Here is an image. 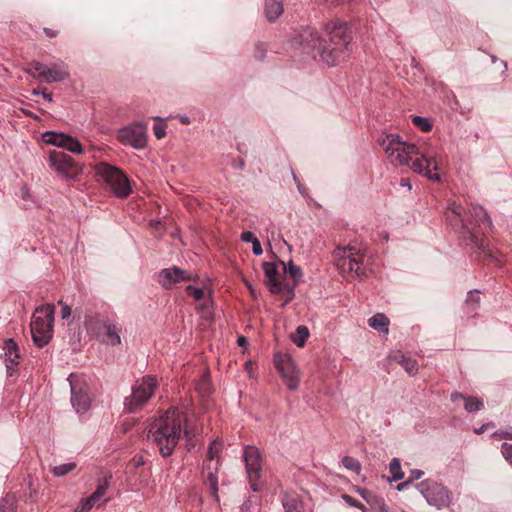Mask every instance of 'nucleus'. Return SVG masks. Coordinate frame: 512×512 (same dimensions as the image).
I'll use <instances>...</instances> for the list:
<instances>
[{"label": "nucleus", "instance_id": "58836bf2", "mask_svg": "<svg viewBox=\"0 0 512 512\" xmlns=\"http://www.w3.org/2000/svg\"><path fill=\"white\" fill-rule=\"evenodd\" d=\"M357 494H359L360 497L363 498L371 507L373 506V497L374 493L373 491L366 490V488L357 487L356 488Z\"/></svg>", "mask_w": 512, "mask_h": 512}, {"label": "nucleus", "instance_id": "c85d7f7f", "mask_svg": "<svg viewBox=\"0 0 512 512\" xmlns=\"http://www.w3.org/2000/svg\"><path fill=\"white\" fill-rule=\"evenodd\" d=\"M484 404L481 398H476V396H468L464 400V408L467 412H477L483 409Z\"/></svg>", "mask_w": 512, "mask_h": 512}, {"label": "nucleus", "instance_id": "6e6d98bb", "mask_svg": "<svg viewBox=\"0 0 512 512\" xmlns=\"http://www.w3.org/2000/svg\"><path fill=\"white\" fill-rule=\"evenodd\" d=\"M409 485H411V481H409V479H407L406 481L400 482V484L396 485V489L398 491H402V489H405L406 486H409Z\"/></svg>", "mask_w": 512, "mask_h": 512}, {"label": "nucleus", "instance_id": "cd10ccee", "mask_svg": "<svg viewBox=\"0 0 512 512\" xmlns=\"http://www.w3.org/2000/svg\"><path fill=\"white\" fill-rule=\"evenodd\" d=\"M389 471L392 475L391 478L388 479L390 482H397V480H401L404 477V473L401 468V463L399 459H397V457H394L391 460L389 464Z\"/></svg>", "mask_w": 512, "mask_h": 512}, {"label": "nucleus", "instance_id": "aec40b11", "mask_svg": "<svg viewBox=\"0 0 512 512\" xmlns=\"http://www.w3.org/2000/svg\"><path fill=\"white\" fill-rule=\"evenodd\" d=\"M3 350L7 374L12 375L15 367L19 363L18 360L20 357L17 342L13 341L12 338H8V340L4 341Z\"/></svg>", "mask_w": 512, "mask_h": 512}, {"label": "nucleus", "instance_id": "de8ad7c7", "mask_svg": "<svg viewBox=\"0 0 512 512\" xmlns=\"http://www.w3.org/2000/svg\"><path fill=\"white\" fill-rule=\"evenodd\" d=\"M197 388L202 391L209 390V375H203L199 384H197Z\"/></svg>", "mask_w": 512, "mask_h": 512}, {"label": "nucleus", "instance_id": "bb28decb", "mask_svg": "<svg viewBox=\"0 0 512 512\" xmlns=\"http://www.w3.org/2000/svg\"><path fill=\"white\" fill-rule=\"evenodd\" d=\"M100 500L99 492L97 488L90 494L85 500L82 501L81 505L75 509V512H88L93 506Z\"/></svg>", "mask_w": 512, "mask_h": 512}, {"label": "nucleus", "instance_id": "20e7f679", "mask_svg": "<svg viewBox=\"0 0 512 512\" xmlns=\"http://www.w3.org/2000/svg\"><path fill=\"white\" fill-rule=\"evenodd\" d=\"M446 218L456 231L463 232L464 238H468L474 247L482 251L486 256H491V253L487 249L488 244L483 238L478 237L473 227V221L476 222L478 226H493V222L484 207L478 206V204H471L468 212H466L461 204L453 203L446 213Z\"/></svg>", "mask_w": 512, "mask_h": 512}, {"label": "nucleus", "instance_id": "7c9ffc66", "mask_svg": "<svg viewBox=\"0 0 512 512\" xmlns=\"http://www.w3.org/2000/svg\"><path fill=\"white\" fill-rule=\"evenodd\" d=\"M284 270L293 278L295 285L301 281L303 276L302 268L295 265L293 261H289L287 265L284 266Z\"/></svg>", "mask_w": 512, "mask_h": 512}, {"label": "nucleus", "instance_id": "6ab92c4d", "mask_svg": "<svg viewBox=\"0 0 512 512\" xmlns=\"http://www.w3.org/2000/svg\"><path fill=\"white\" fill-rule=\"evenodd\" d=\"M263 271L269 291L274 295H280L283 290V284L277 279L278 267L275 262H263Z\"/></svg>", "mask_w": 512, "mask_h": 512}, {"label": "nucleus", "instance_id": "603ef678", "mask_svg": "<svg viewBox=\"0 0 512 512\" xmlns=\"http://www.w3.org/2000/svg\"><path fill=\"white\" fill-rule=\"evenodd\" d=\"M452 402H458V400H465V396L460 392H453L450 396Z\"/></svg>", "mask_w": 512, "mask_h": 512}, {"label": "nucleus", "instance_id": "ddd939ff", "mask_svg": "<svg viewBox=\"0 0 512 512\" xmlns=\"http://www.w3.org/2000/svg\"><path fill=\"white\" fill-rule=\"evenodd\" d=\"M86 329L93 333L100 341L110 345H119L121 343L120 329L116 323L108 319H94L91 317L86 320Z\"/></svg>", "mask_w": 512, "mask_h": 512}, {"label": "nucleus", "instance_id": "774afa93", "mask_svg": "<svg viewBox=\"0 0 512 512\" xmlns=\"http://www.w3.org/2000/svg\"><path fill=\"white\" fill-rule=\"evenodd\" d=\"M288 302H286V298L284 299V301L282 302L281 306H286Z\"/></svg>", "mask_w": 512, "mask_h": 512}, {"label": "nucleus", "instance_id": "39448f33", "mask_svg": "<svg viewBox=\"0 0 512 512\" xmlns=\"http://www.w3.org/2000/svg\"><path fill=\"white\" fill-rule=\"evenodd\" d=\"M55 305L44 304L35 309L31 318V337L36 347L42 348L53 338Z\"/></svg>", "mask_w": 512, "mask_h": 512}, {"label": "nucleus", "instance_id": "f8f14e48", "mask_svg": "<svg viewBox=\"0 0 512 512\" xmlns=\"http://www.w3.org/2000/svg\"><path fill=\"white\" fill-rule=\"evenodd\" d=\"M48 164L62 178L75 180L82 172L79 162L63 151H52L48 156Z\"/></svg>", "mask_w": 512, "mask_h": 512}, {"label": "nucleus", "instance_id": "5fc2aeb1", "mask_svg": "<svg viewBox=\"0 0 512 512\" xmlns=\"http://www.w3.org/2000/svg\"><path fill=\"white\" fill-rule=\"evenodd\" d=\"M491 425H493V423L482 424V426L474 429V433L481 434L483 431L487 430L488 427H491Z\"/></svg>", "mask_w": 512, "mask_h": 512}, {"label": "nucleus", "instance_id": "f257e3e1", "mask_svg": "<svg viewBox=\"0 0 512 512\" xmlns=\"http://www.w3.org/2000/svg\"><path fill=\"white\" fill-rule=\"evenodd\" d=\"M302 44L316 51L327 65H337L349 56L352 34L347 23L340 20L325 25L324 33L319 36L316 30L306 29L301 34Z\"/></svg>", "mask_w": 512, "mask_h": 512}, {"label": "nucleus", "instance_id": "1a4fd4ad", "mask_svg": "<svg viewBox=\"0 0 512 512\" xmlns=\"http://www.w3.org/2000/svg\"><path fill=\"white\" fill-rule=\"evenodd\" d=\"M336 266L342 272H354L357 277H366L364 255L356 247H339L335 251Z\"/></svg>", "mask_w": 512, "mask_h": 512}, {"label": "nucleus", "instance_id": "f704fd0d", "mask_svg": "<svg viewBox=\"0 0 512 512\" xmlns=\"http://www.w3.org/2000/svg\"><path fill=\"white\" fill-rule=\"evenodd\" d=\"M412 122L414 125H416L418 128L421 129V131H430L432 129V125L428 118H424V116L416 115L412 117Z\"/></svg>", "mask_w": 512, "mask_h": 512}, {"label": "nucleus", "instance_id": "423d86ee", "mask_svg": "<svg viewBox=\"0 0 512 512\" xmlns=\"http://www.w3.org/2000/svg\"><path fill=\"white\" fill-rule=\"evenodd\" d=\"M222 449L223 442L219 439L210 442L201 469L202 480L209 486L210 494L216 501H219V471Z\"/></svg>", "mask_w": 512, "mask_h": 512}, {"label": "nucleus", "instance_id": "393cba45", "mask_svg": "<svg viewBox=\"0 0 512 512\" xmlns=\"http://www.w3.org/2000/svg\"><path fill=\"white\" fill-rule=\"evenodd\" d=\"M283 11V0H265V14L269 21L277 19Z\"/></svg>", "mask_w": 512, "mask_h": 512}, {"label": "nucleus", "instance_id": "4c0bfd02", "mask_svg": "<svg viewBox=\"0 0 512 512\" xmlns=\"http://www.w3.org/2000/svg\"><path fill=\"white\" fill-rule=\"evenodd\" d=\"M109 487H110V481L108 478H106V476L104 478H100L97 480L96 489L99 493L100 498H102L103 495H105V493H106V491H108Z\"/></svg>", "mask_w": 512, "mask_h": 512}, {"label": "nucleus", "instance_id": "3c124183", "mask_svg": "<svg viewBox=\"0 0 512 512\" xmlns=\"http://www.w3.org/2000/svg\"><path fill=\"white\" fill-rule=\"evenodd\" d=\"M424 474V470H420V469H412L410 471V478L409 480L411 481V483L413 482V480H417V479H420V477H422Z\"/></svg>", "mask_w": 512, "mask_h": 512}, {"label": "nucleus", "instance_id": "9d476101", "mask_svg": "<svg viewBox=\"0 0 512 512\" xmlns=\"http://www.w3.org/2000/svg\"><path fill=\"white\" fill-rule=\"evenodd\" d=\"M416 486L430 506L439 510L450 506L453 498L452 493L439 482L433 481V479H425Z\"/></svg>", "mask_w": 512, "mask_h": 512}, {"label": "nucleus", "instance_id": "8fccbe9b", "mask_svg": "<svg viewBox=\"0 0 512 512\" xmlns=\"http://www.w3.org/2000/svg\"><path fill=\"white\" fill-rule=\"evenodd\" d=\"M240 238L244 242H251L253 245V239H255V234L253 231H244L241 233Z\"/></svg>", "mask_w": 512, "mask_h": 512}, {"label": "nucleus", "instance_id": "473e14b6", "mask_svg": "<svg viewBox=\"0 0 512 512\" xmlns=\"http://www.w3.org/2000/svg\"><path fill=\"white\" fill-rule=\"evenodd\" d=\"M342 464L346 469L353 470V471H355V473H360L362 470V464L359 462L358 459H355V457H351V456L343 457Z\"/></svg>", "mask_w": 512, "mask_h": 512}, {"label": "nucleus", "instance_id": "79ce46f5", "mask_svg": "<svg viewBox=\"0 0 512 512\" xmlns=\"http://www.w3.org/2000/svg\"><path fill=\"white\" fill-rule=\"evenodd\" d=\"M283 291L286 294V302H291L295 297V284H283Z\"/></svg>", "mask_w": 512, "mask_h": 512}, {"label": "nucleus", "instance_id": "412c9836", "mask_svg": "<svg viewBox=\"0 0 512 512\" xmlns=\"http://www.w3.org/2000/svg\"><path fill=\"white\" fill-rule=\"evenodd\" d=\"M69 72L65 64L54 63L51 66H46L45 70V82H61V80L67 79Z\"/></svg>", "mask_w": 512, "mask_h": 512}, {"label": "nucleus", "instance_id": "a878e982", "mask_svg": "<svg viewBox=\"0 0 512 512\" xmlns=\"http://www.w3.org/2000/svg\"><path fill=\"white\" fill-rule=\"evenodd\" d=\"M17 498L15 494L8 493L0 500V512H16Z\"/></svg>", "mask_w": 512, "mask_h": 512}, {"label": "nucleus", "instance_id": "c03bdc74", "mask_svg": "<svg viewBox=\"0 0 512 512\" xmlns=\"http://www.w3.org/2000/svg\"><path fill=\"white\" fill-rule=\"evenodd\" d=\"M480 296L478 290H470L466 295V302L479 303Z\"/></svg>", "mask_w": 512, "mask_h": 512}, {"label": "nucleus", "instance_id": "864d4df0", "mask_svg": "<svg viewBox=\"0 0 512 512\" xmlns=\"http://www.w3.org/2000/svg\"><path fill=\"white\" fill-rule=\"evenodd\" d=\"M43 31L48 37H56L58 34L57 30L49 29V27H44Z\"/></svg>", "mask_w": 512, "mask_h": 512}, {"label": "nucleus", "instance_id": "f3484780", "mask_svg": "<svg viewBox=\"0 0 512 512\" xmlns=\"http://www.w3.org/2000/svg\"><path fill=\"white\" fill-rule=\"evenodd\" d=\"M42 140L52 146L62 147L72 153H82L83 146L78 139L70 134L59 133V131L48 130L42 134Z\"/></svg>", "mask_w": 512, "mask_h": 512}, {"label": "nucleus", "instance_id": "0e129e2a", "mask_svg": "<svg viewBox=\"0 0 512 512\" xmlns=\"http://www.w3.org/2000/svg\"><path fill=\"white\" fill-rule=\"evenodd\" d=\"M181 122L188 123L189 122L188 116H181Z\"/></svg>", "mask_w": 512, "mask_h": 512}, {"label": "nucleus", "instance_id": "c9c22d12", "mask_svg": "<svg viewBox=\"0 0 512 512\" xmlns=\"http://www.w3.org/2000/svg\"><path fill=\"white\" fill-rule=\"evenodd\" d=\"M33 70L38 72L37 77H39V79H45V64L40 63V61H31L29 68L26 71L27 73H32Z\"/></svg>", "mask_w": 512, "mask_h": 512}, {"label": "nucleus", "instance_id": "6e6552de", "mask_svg": "<svg viewBox=\"0 0 512 512\" xmlns=\"http://www.w3.org/2000/svg\"><path fill=\"white\" fill-rule=\"evenodd\" d=\"M96 174H98L101 180H103L119 198H125V196L130 195V181L126 174L121 172L120 168L111 166V164H107V162H101L96 167Z\"/></svg>", "mask_w": 512, "mask_h": 512}, {"label": "nucleus", "instance_id": "2f4dec72", "mask_svg": "<svg viewBox=\"0 0 512 512\" xmlns=\"http://www.w3.org/2000/svg\"><path fill=\"white\" fill-rule=\"evenodd\" d=\"M75 462L58 464L57 466H53L50 470L54 474V476H65V474L70 473V471L74 470L76 467Z\"/></svg>", "mask_w": 512, "mask_h": 512}, {"label": "nucleus", "instance_id": "7ed1b4c3", "mask_svg": "<svg viewBox=\"0 0 512 512\" xmlns=\"http://www.w3.org/2000/svg\"><path fill=\"white\" fill-rule=\"evenodd\" d=\"M389 161L396 167L410 165L415 173L424 174L430 180L440 181L435 158H428L413 143L405 142L399 134H387L382 142Z\"/></svg>", "mask_w": 512, "mask_h": 512}, {"label": "nucleus", "instance_id": "4468645a", "mask_svg": "<svg viewBox=\"0 0 512 512\" xmlns=\"http://www.w3.org/2000/svg\"><path fill=\"white\" fill-rule=\"evenodd\" d=\"M248 480L252 491H260L259 480L262 473V454L254 445H246L243 451Z\"/></svg>", "mask_w": 512, "mask_h": 512}, {"label": "nucleus", "instance_id": "bf43d9fd", "mask_svg": "<svg viewBox=\"0 0 512 512\" xmlns=\"http://www.w3.org/2000/svg\"><path fill=\"white\" fill-rule=\"evenodd\" d=\"M344 0H318L319 3L339 4Z\"/></svg>", "mask_w": 512, "mask_h": 512}, {"label": "nucleus", "instance_id": "0eeeda50", "mask_svg": "<svg viewBox=\"0 0 512 512\" xmlns=\"http://www.w3.org/2000/svg\"><path fill=\"white\" fill-rule=\"evenodd\" d=\"M158 381L153 375H145L132 386V394L124 399L123 405L126 412H137L149 402L158 387Z\"/></svg>", "mask_w": 512, "mask_h": 512}, {"label": "nucleus", "instance_id": "c756f323", "mask_svg": "<svg viewBox=\"0 0 512 512\" xmlns=\"http://www.w3.org/2000/svg\"><path fill=\"white\" fill-rule=\"evenodd\" d=\"M309 336H310V332H309L307 326L300 325V326H298L296 333L292 339L298 347H303V345H305Z\"/></svg>", "mask_w": 512, "mask_h": 512}, {"label": "nucleus", "instance_id": "49530a36", "mask_svg": "<svg viewBox=\"0 0 512 512\" xmlns=\"http://www.w3.org/2000/svg\"><path fill=\"white\" fill-rule=\"evenodd\" d=\"M266 55V49L263 44H257L255 46L254 56L258 59H263Z\"/></svg>", "mask_w": 512, "mask_h": 512}, {"label": "nucleus", "instance_id": "13d9d810", "mask_svg": "<svg viewBox=\"0 0 512 512\" xmlns=\"http://www.w3.org/2000/svg\"><path fill=\"white\" fill-rule=\"evenodd\" d=\"M41 96L45 99V100H48V101H53V96L51 93H47V91H43L41 93Z\"/></svg>", "mask_w": 512, "mask_h": 512}, {"label": "nucleus", "instance_id": "680f3d73", "mask_svg": "<svg viewBox=\"0 0 512 512\" xmlns=\"http://www.w3.org/2000/svg\"><path fill=\"white\" fill-rule=\"evenodd\" d=\"M237 343L238 345H245V343H247V338L239 337Z\"/></svg>", "mask_w": 512, "mask_h": 512}, {"label": "nucleus", "instance_id": "f03ea898", "mask_svg": "<svg viewBox=\"0 0 512 512\" xmlns=\"http://www.w3.org/2000/svg\"><path fill=\"white\" fill-rule=\"evenodd\" d=\"M186 421L184 412L178 408H169L149 424L148 437L153 441L162 457L172 455L182 434L188 440L195 436L194 430L187 426Z\"/></svg>", "mask_w": 512, "mask_h": 512}, {"label": "nucleus", "instance_id": "052dcab7", "mask_svg": "<svg viewBox=\"0 0 512 512\" xmlns=\"http://www.w3.org/2000/svg\"><path fill=\"white\" fill-rule=\"evenodd\" d=\"M501 437H504L505 439H512V430H507L506 432H502Z\"/></svg>", "mask_w": 512, "mask_h": 512}, {"label": "nucleus", "instance_id": "a211bd4d", "mask_svg": "<svg viewBox=\"0 0 512 512\" xmlns=\"http://www.w3.org/2000/svg\"><path fill=\"white\" fill-rule=\"evenodd\" d=\"M187 280H191L190 274L179 267L164 268L159 273V283L165 289H170L171 285Z\"/></svg>", "mask_w": 512, "mask_h": 512}, {"label": "nucleus", "instance_id": "a19ab883", "mask_svg": "<svg viewBox=\"0 0 512 512\" xmlns=\"http://www.w3.org/2000/svg\"><path fill=\"white\" fill-rule=\"evenodd\" d=\"M186 290L189 295L193 296V298L196 300H201L204 297V289L196 288V286H192V284H189Z\"/></svg>", "mask_w": 512, "mask_h": 512}, {"label": "nucleus", "instance_id": "5701e85b", "mask_svg": "<svg viewBox=\"0 0 512 512\" xmlns=\"http://www.w3.org/2000/svg\"><path fill=\"white\" fill-rule=\"evenodd\" d=\"M281 502L285 512H303V502L297 494L284 493Z\"/></svg>", "mask_w": 512, "mask_h": 512}, {"label": "nucleus", "instance_id": "dca6fc26", "mask_svg": "<svg viewBox=\"0 0 512 512\" xmlns=\"http://www.w3.org/2000/svg\"><path fill=\"white\" fill-rule=\"evenodd\" d=\"M275 366L288 389L292 391L297 390L301 381V375L295 360L290 356H276Z\"/></svg>", "mask_w": 512, "mask_h": 512}, {"label": "nucleus", "instance_id": "69168bd1", "mask_svg": "<svg viewBox=\"0 0 512 512\" xmlns=\"http://www.w3.org/2000/svg\"><path fill=\"white\" fill-rule=\"evenodd\" d=\"M247 287H248V289L250 290V292L252 293V295H254V290H253V288H252L251 284H248V283H247Z\"/></svg>", "mask_w": 512, "mask_h": 512}, {"label": "nucleus", "instance_id": "4d7b16f0", "mask_svg": "<svg viewBox=\"0 0 512 512\" xmlns=\"http://www.w3.org/2000/svg\"><path fill=\"white\" fill-rule=\"evenodd\" d=\"M400 186H405L408 189H411V187H412L408 177H402V179L400 181Z\"/></svg>", "mask_w": 512, "mask_h": 512}, {"label": "nucleus", "instance_id": "338daca9", "mask_svg": "<svg viewBox=\"0 0 512 512\" xmlns=\"http://www.w3.org/2000/svg\"><path fill=\"white\" fill-rule=\"evenodd\" d=\"M33 94H34V95H38V94H40V91H38V90H33Z\"/></svg>", "mask_w": 512, "mask_h": 512}, {"label": "nucleus", "instance_id": "e2e57ef3", "mask_svg": "<svg viewBox=\"0 0 512 512\" xmlns=\"http://www.w3.org/2000/svg\"><path fill=\"white\" fill-rule=\"evenodd\" d=\"M294 180H296L300 192L303 193V186L301 185V183L298 182L297 176H295V174H294Z\"/></svg>", "mask_w": 512, "mask_h": 512}, {"label": "nucleus", "instance_id": "4be33fe9", "mask_svg": "<svg viewBox=\"0 0 512 512\" xmlns=\"http://www.w3.org/2000/svg\"><path fill=\"white\" fill-rule=\"evenodd\" d=\"M390 358L392 360L396 361L397 363H400V365L410 375H415V373H417L419 370L417 360L412 359V357H407V356H405V354H402L401 352H396V353L390 354Z\"/></svg>", "mask_w": 512, "mask_h": 512}, {"label": "nucleus", "instance_id": "09e8293b", "mask_svg": "<svg viewBox=\"0 0 512 512\" xmlns=\"http://www.w3.org/2000/svg\"><path fill=\"white\" fill-rule=\"evenodd\" d=\"M58 303L60 305H62V311H61L62 318L70 317V315H71V307H69V305L66 304V302L62 301V299H60V301Z\"/></svg>", "mask_w": 512, "mask_h": 512}, {"label": "nucleus", "instance_id": "9b49d317", "mask_svg": "<svg viewBox=\"0 0 512 512\" xmlns=\"http://www.w3.org/2000/svg\"><path fill=\"white\" fill-rule=\"evenodd\" d=\"M71 390V404L76 412L85 413L91 406L90 386L85 377L70 374L68 377Z\"/></svg>", "mask_w": 512, "mask_h": 512}, {"label": "nucleus", "instance_id": "b1692460", "mask_svg": "<svg viewBox=\"0 0 512 512\" xmlns=\"http://www.w3.org/2000/svg\"><path fill=\"white\" fill-rule=\"evenodd\" d=\"M368 325L372 327V329H376L378 332L388 335L390 319L384 313H376L369 318Z\"/></svg>", "mask_w": 512, "mask_h": 512}, {"label": "nucleus", "instance_id": "37998d69", "mask_svg": "<svg viewBox=\"0 0 512 512\" xmlns=\"http://www.w3.org/2000/svg\"><path fill=\"white\" fill-rule=\"evenodd\" d=\"M252 251L256 256H260L263 253L262 245L260 240L254 235V240L252 242Z\"/></svg>", "mask_w": 512, "mask_h": 512}, {"label": "nucleus", "instance_id": "2eb2a0df", "mask_svg": "<svg viewBox=\"0 0 512 512\" xmlns=\"http://www.w3.org/2000/svg\"><path fill=\"white\" fill-rule=\"evenodd\" d=\"M117 139L134 149H144L147 145V127L142 122H134V124L120 128Z\"/></svg>", "mask_w": 512, "mask_h": 512}, {"label": "nucleus", "instance_id": "a18cd8bd", "mask_svg": "<svg viewBox=\"0 0 512 512\" xmlns=\"http://www.w3.org/2000/svg\"><path fill=\"white\" fill-rule=\"evenodd\" d=\"M153 130H154L156 138H163L166 135L165 125H161V124L154 125Z\"/></svg>", "mask_w": 512, "mask_h": 512}, {"label": "nucleus", "instance_id": "e433bc0d", "mask_svg": "<svg viewBox=\"0 0 512 512\" xmlns=\"http://www.w3.org/2000/svg\"><path fill=\"white\" fill-rule=\"evenodd\" d=\"M341 497L349 506L356 507L357 509H360L362 512H366V506H364L363 503L359 502V500L354 499V497L349 496V494H342Z\"/></svg>", "mask_w": 512, "mask_h": 512}, {"label": "nucleus", "instance_id": "72a5a7b5", "mask_svg": "<svg viewBox=\"0 0 512 512\" xmlns=\"http://www.w3.org/2000/svg\"><path fill=\"white\" fill-rule=\"evenodd\" d=\"M372 509H374L376 512H390L385 499H383L381 496H377L375 493L372 501Z\"/></svg>", "mask_w": 512, "mask_h": 512}, {"label": "nucleus", "instance_id": "ea45409f", "mask_svg": "<svg viewBox=\"0 0 512 512\" xmlns=\"http://www.w3.org/2000/svg\"><path fill=\"white\" fill-rule=\"evenodd\" d=\"M501 453L505 460L512 465V444H509V442H503L501 445Z\"/></svg>", "mask_w": 512, "mask_h": 512}]
</instances>
